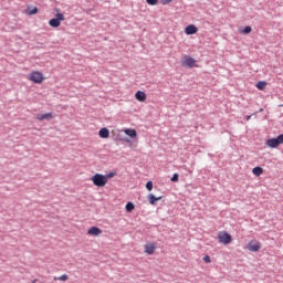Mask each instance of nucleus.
<instances>
[{"label":"nucleus","mask_w":283,"mask_h":283,"mask_svg":"<svg viewBox=\"0 0 283 283\" xmlns=\"http://www.w3.org/2000/svg\"><path fill=\"white\" fill-rule=\"evenodd\" d=\"M29 81H31V83H36L38 85H41V83L45 81V77L43 76V73L39 71H32L29 74Z\"/></svg>","instance_id":"3"},{"label":"nucleus","mask_w":283,"mask_h":283,"mask_svg":"<svg viewBox=\"0 0 283 283\" xmlns=\"http://www.w3.org/2000/svg\"><path fill=\"white\" fill-rule=\"evenodd\" d=\"M198 61H196V59L189 56V55H185L182 61H181V65L182 67H198Z\"/></svg>","instance_id":"5"},{"label":"nucleus","mask_w":283,"mask_h":283,"mask_svg":"<svg viewBox=\"0 0 283 283\" xmlns=\"http://www.w3.org/2000/svg\"><path fill=\"white\" fill-rule=\"evenodd\" d=\"M248 249L252 253H258V251H260V249H262V244L259 241L252 240L248 243Z\"/></svg>","instance_id":"7"},{"label":"nucleus","mask_w":283,"mask_h":283,"mask_svg":"<svg viewBox=\"0 0 283 283\" xmlns=\"http://www.w3.org/2000/svg\"><path fill=\"white\" fill-rule=\"evenodd\" d=\"M98 136L99 138H109V129L107 128H102L99 132H98Z\"/></svg>","instance_id":"15"},{"label":"nucleus","mask_w":283,"mask_h":283,"mask_svg":"<svg viewBox=\"0 0 283 283\" xmlns=\"http://www.w3.org/2000/svg\"><path fill=\"white\" fill-rule=\"evenodd\" d=\"M36 282H38V280H36V279L32 281V283H36Z\"/></svg>","instance_id":"29"},{"label":"nucleus","mask_w":283,"mask_h":283,"mask_svg":"<svg viewBox=\"0 0 283 283\" xmlns=\"http://www.w3.org/2000/svg\"><path fill=\"white\" fill-rule=\"evenodd\" d=\"M253 29L251 27H245L243 30L240 31L241 34H251Z\"/></svg>","instance_id":"20"},{"label":"nucleus","mask_w":283,"mask_h":283,"mask_svg":"<svg viewBox=\"0 0 283 283\" xmlns=\"http://www.w3.org/2000/svg\"><path fill=\"white\" fill-rule=\"evenodd\" d=\"M218 240L221 244H231L233 238L227 231H220L218 233Z\"/></svg>","instance_id":"6"},{"label":"nucleus","mask_w":283,"mask_h":283,"mask_svg":"<svg viewBox=\"0 0 283 283\" xmlns=\"http://www.w3.org/2000/svg\"><path fill=\"white\" fill-rule=\"evenodd\" d=\"M245 120H251V115H248V116L245 117Z\"/></svg>","instance_id":"28"},{"label":"nucleus","mask_w":283,"mask_h":283,"mask_svg":"<svg viewBox=\"0 0 283 283\" xmlns=\"http://www.w3.org/2000/svg\"><path fill=\"white\" fill-rule=\"evenodd\" d=\"M252 174L254 176H262V174H264V168H262V167H254L252 169Z\"/></svg>","instance_id":"16"},{"label":"nucleus","mask_w":283,"mask_h":283,"mask_svg":"<svg viewBox=\"0 0 283 283\" xmlns=\"http://www.w3.org/2000/svg\"><path fill=\"white\" fill-rule=\"evenodd\" d=\"M158 200H163V197H156L154 193L148 195V202L149 205H156Z\"/></svg>","instance_id":"14"},{"label":"nucleus","mask_w":283,"mask_h":283,"mask_svg":"<svg viewBox=\"0 0 283 283\" xmlns=\"http://www.w3.org/2000/svg\"><path fill=\"white\" fill-rule=\"evenodd\" d=\"M203 262H206V264H211V256L205 255L203 256Z\"/></svg>","instance_id":"26"},{"label":"nucleus","mask_w":283,"mask_h":283,"mask_svg":"<svg viewBox=\"0 0 283 283\" xmlns=\"http://www.w3.org/2000/svg\"><path fill=\"white\" fill-rule=\"evenodd\" d=\"M265 87H266V82H263V81H260V82H258L256 83V88L258 90H265Z\"/></svg>","instance_id":"19"},{"label":"nucleus","mask_w":283,"mask_h":283,"mask_svg":"<svg viewBox=\"0 0 283 283\" xmlns=\"http://www.w3.org/2000/svg\"><path fill=\"white\" fill-rule=\"evenodd\" d=\"M134 209H136V206L134 203H132V202L126 203L127 213H132V211H134Z\"/></svg>","instance_id":"17"},{"label":"nucleus","mask_w":283,"mask_h":283,"mask_svg":"<svg viewBox=\"0 0 283 283\" xmlns=\"http://www.w3.org/2000/svg\"><path fill=\"white\" fill-rule=\"evenodd\" d=\"M103 233V230L98 227H92L91 229L87 230V235H94L98 237Z\"/></svg>","instance_id":"11"},{"label":"nucleus","mask_w":283,"mask_h":283,"mask_svg":"<svg viewBox=\"0 0 283 283\" xmlns=\"http://www.w3.org/2000/svg\"><path fill=\"white\" fill-rule=\"evenodd\" d=\"M174 0H160L161 6H169Z\"/></svg>","instance_id":"27"},{"label":"nucleus","mask_w":283,"mask_h":283,"mask_svg":"<svg viewBox=\"0 0 283 283\" xmlns=\"http://www.w3.org/2000/svg\"><path fill=\"white\" fill-rule=\"evenodd\" d=\"M146 3H148V6H157L158 0H146Z\"/></svg>","instance_id":"23"},{"label":"nucleus","mask_w":283,"mask_h":283,"mask_svg":"<svg viewBox=\"0 0 283 283\" xmlns=\"http://www.w3.org/2000/svg\"><path fill=\"white\" fill-rule=\"evenodd\" d=\"M198 33V27L195 24H189L185 28V34L191 35Z\"/></svg>","instance_id":"9"},{"label":"nucleus","mask_w":283,"mask_h":283,"mask_svg":"<svg viewBox=\"0 0 283 283\" xmlns=\"http://www.w3.org/2000/svg\"><path fill=\"white\" fill-rule=\"evenodd\" d=\"M136 101H139V103H145L147 101V94L143 91H137L135 93Z\"/></svg>","instance_id":"10"},{"label":"nucleus","mask_w":283,"mask_h":283,"mask_svg":"<svg viewBox=\"0 0 283 283\" xmlns=\"http://www.w3.org/2000/svg\"><path fill=\"white\" fill-rule=\"evenodd\" d=\"M146 189H147L148 191H151V189H154V182L148 181V182L146 184Z\"/></svg>","instance_id":"22"},{"label":"nucleus","mask_w":283,"mask_h":283,"mask_svg":"<svg viewBox=\"0 0 283 283\" xmlns=\"http://www.w3.org/2000/svg\"><path fill=\"white\" fill-rule=\"evenodd\" d=\"M27 13L28 14H30V15H32V14H38L39 13V9L36 8V7H33V8H29L28 10H27Z\"/></svg>","instance_id":"18"},{"label":"nucleus","mask_w":283,"mask_h":283,"mask_svg":"<svg viewBox=\"0 0 283 283\" xmlns=\"http://www.w3.org/2000/svg\"><path fill=\"white\" fill-rule=\"evenodd\" d=\"M52 118H54V114L52 113L36 115V120H52Z\"/></svg>","instance_id":"12"},{"label":"nucleus","mask_w":283,"mask_h":283,"mask_svg":"<svg viewBox=\"0 0 283 283\" xmlns=\"http://www.w3.org/2000/svg\"><path fill=\"white\" fill-rule=\"evenodd\" d=\"M54 280H59L60 282H67L69 276H67V274H63L59 277H54Z\"/></svg>","instance_id":"21"},{"label":"nucleus","mask_w":283,"mask_h":283,"mask_svg":"<svg viewBox=\"0 0 283 283\" xmlns=\"http://www.w3.org/2000/svg\"><path fill=\"white\" fill-rule=\"evenodd\" d=\"M157 245L154 242H148L144 245V251L147 255H154L156 253Z\"/></svg>","instance_id":"8"},{"label":"nucleus","mask_w":283,"mask_h":283,"mask_svg":"<svg viewBox=\"0 0 283 283\" xmlns=\"http://www.w3.org/2000/svg\"><path fill=\"white\" fill-rule=\"evenodd\" d=\"M57 13L55 14V18L51 19L49 21V25L51 28H61V21H65V15L61 12H59V9L55 10Z\"/></svg>","instance_id":"2"},{"label":"nucleus","mask_w":283,"mask_h":283,"mask_svg":"<svg viewBox=\"0 0 283 283\" xmlns=\"http://www.w3.org/2000/svg\"><path fill=\"white\" fill-rule=\"evenodd\" d=\"M114 176H116V172H108L105 178H107V182L109 181V179L114 178Z\"/></svg>","instance_id":"24"},{"label":"nucleus","mask_w":283,"mask_h":283,"mask_svg":"<svg viewBox=\"0 0 283 283\" xmlns=\"http://www.w3.org/2000/svg\"><path fill=\"white\" fill-rule=\"evenodd\" d=\"M265 145L271 149H275V147H280V145H283V134L279 135L276 138L268 139Z\"/></svg>","instance_id":"4"},{"label":"nucleus","mask_w":283,"mask_h":283,"mask_svg":"<svg viewBox=\"0 0 283 283\" xmlns=\"http://www.w3.org/2000/svg\"><path fill=\"white\" fill-rule=\"evenodd\" d=\"M179 180V175L178 174H174L171 177V182H178Z\"/></svg>","instance_id":"25"},{"label":"nucleus","mask_w":283,"mask_h":283,"mask_svg":"<svg viewBox=\"0 0 283 283\" xmlns=\"http://www.w3.org/2000/svg\"><path fill=\"white\" fill-rule=\"evenodd\" d=\"M124 134H126V136H129V138H137L138 136V133H136V129H130V128H125Z\"/></svg>","instance_id":"13"},{"label":"nucleus","mask_w":283,"mask_h":283,"mask_svg":"<svg viewBox=\"0 0 283 283\" xmlns=\"http://www.w3.org/2000/svg\"><path fill=\"white\" fill-rule=\"evenodd\" d=\"M91 180L95 187H105L107 185V177L102 174H95Z\"/></svg>","instance_id":"1"}]
</instances>
